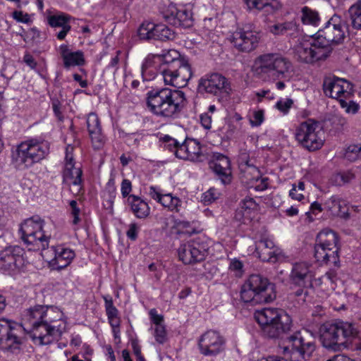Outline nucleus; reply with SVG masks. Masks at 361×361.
<instances>
[{"instance_id":"obj_1","label":"nucleus","mask_w":361,"mask_h":361,"mask_svg":"<svg viewBox=\"0 0 361 361\" xmlns=\"http://www.w3.org/2000/svg\"><path fill=\"white\" fill-rule=\"evenodd\" d=\"M44 221L39 216L25 219L21 224L19 232L20 238L29 250H42L43 258L53 269L61 270L68 267L74 259L75 252L63 245L49 247V236L44 234Z\"/></svg>"},{"instance_id":"obj_2","label":"nucleus","mask_w":361,"mask_h":361,"mask_svg":"<svg viewBox=\"0 0 361 361\" xmlns=\"http://www.w3.org/2000/svg\"><path fill=\"white\" fill-rule=\"evenodd\" d=\"M24 325L30 327L33 340L42 345L56 341L66 329V319L62 311L53 306L35 305L22 314Z\"/></svg>"},{"instance_id":"obj_3","label":"nucleus","mask_w":361,"mask_h":361,"mask_svg":"<svg viewBox=\"0 0 361 361\" xmlns=\"http://www.w3.org/2000/svg\"><path fill=\"white\" fill-rule=\"evenodd\" d=\"M146 103L154 115L164 118H174L185 106L186 97L181 90L164 87L147 92Z\"/></svg>"},{"instance_id":"obj_4","label":"nucleus","mask_w":361,"mask_h":361,"mask_svg":"<svg viewBox=\"0 0 361 361\" xmlns=\"http://www.w3.org/2000/svg\"><path fill=\"white\" fill-rule=\"evenodd\" d=\"M159 60V74L166 85L181 88L188 84L192 76L188 61L178 51L170 49L163 54H157Z\"/></svg>"},{"instance_id":"obj_5","label":"nucleus","mask_w":361,"mask_h":361,"mask_svg":"<svg viewBox=\"0 0 361 361\" xmlns=\"http://www.w3.org/2000/svg\"><path fill=\"white\" fill-rule=\"evenodd\" d=\"M320 339L324 348L337 352L347 348L358 335L355 325L341 320L324 323L320 327Z\"/></svg>"},{"instance_id":"obj_6","label":"nucleus","mask_w":361,"mask_h":361,"mask_svg":"<svg viewBox=\"0 0 361 361\" xmlns=\"http://www.w3.org/2000/svg\"><path fill=\"white\" fill-rule=\"evenodd\" d=\"M253 68L261 78L274 80L289 78L293 71L290 61L279 53L259 55L255 60Z\"/></svg>"},{"instance_id":"obj_7","label":"nucleus","mask_w":361,"mask_h":361,"mask_svg":"<svg viewBox=\"0 0 361 361\" xmlns=\"http://www.w3.org/2000/svg\"><path fill=\"white\" fill-rule=\"evenodd\" d=\"M240 299L252 305L269 303L276 298L274 285L259 274H252L240 288Z\"/></svg>"},{"instance_id":"obj_8","label":"nucleus","mask_w":361,"mask_h":361,"mask_svg":"<svg viewBox=\"0 0 361 361\" xmlns=\"http://www.w3.org/2000/svg\"><path fill=\"white\" fill-rule=\"evenodd\" d=\"M255 318L263 334L269 338H279L290 330L292 319L283 310L264 308L257 310Z\"/></svg>"},{"instance_id":"obj_9","label":"nucleus","mask_w":361,"mask_h":361,"mask_svg":"<svg viewBox=\"0 0 361 361\" xmlns=\"http://www.w3.org/2000/svg\"><path fill=\"white\" fill-rule=\"evenodd\" d=\"M49 153V144L46 141L29 139L19 144L13 152L12 160L19 169H27L44 159Z\"/></svg>"},{"instance_id":"obj_10","label":"nucleus","mask_w":361,"mask_h":361,"mask_svg":"<svg viewBox=\"0 0 361 361\" xmlns=\"http://www.w3.org/2000/svg\"><path fill=\"white\" fill-rule=\"evenodd\" d=\"M338 237L331 230L320 231L316 238L314 257L318 262L336 264L339 262Z\"/></svg>"},{"instance_id":"obj_11","label":"nucleus","mask_w":361,"mask_h":361,"mask_svg":"<svg viewBox=\"0 0 361 361\" xmlns=\"http://www.w3.org/2000/svg\"><path fill=\"white\" fill-rule=\"evenodd\" d=\"M323 135L318 122L312 119L302 122L295 131V138L298 144L310 152L322 148L324 142Z\"/></svg>"},{"instance_id":"obj_12","label":"nucleus","mask_w":361,"mask_h":361,"mask_svg":"<svg viewBox=\"0 0 361 361\" xmlns=\"http://www.w3.org/2000/svg\"><path fill=\"white\" fill-rule=\"evenodd\" d=\"M282 353L286 359L302 361L309 359L315 350L313 341L305 338L300 331L287 337Z\"/></svg>"},{"instance_id":"obj_13","label":"nucleus","mask_w":361,"mask_h":361,"mask_svg":"<svg viewBox=\"0 0 361 361\" xmlns=\"http://www.w3.org/2000/svg\"><path fill=\"white\" fill-rule=\"evenodd\" d=\"M346 26L345 22L338 16H333L326 23L324 28L319 30L317 37H320V43L324 45L329 54L331 51V44L343 43L345 37Z\"/></svg>"},{"instance_id":"obj_14","label":"nucleus","mask_w":361,"mask_h":361,"mask_svg":"<svg viewBox=\"0 0 361 361\" xmlns=\"http://www.w3.org/2000/svg\"><path fill=\"white\" fill-rule=\"evenodd\" d=\"M209 246L206 240L197 237L182 243L178 249L179 259L185 264H193L204 260Z\"/></svg>"},{"instance_id":"obj_15","label":"nucleus","mask_w":361,"mask_h":361,"mask_svg":"<svg viewBox=\"0 0 361 361\" xmlns=\"http://www.w3.org/2000/svg\"><path fill=\"white\" fill-rule=\"evenodd\" d=\"M324 47L320 43V37H310L295 46V55L298 60L307 63L324 60L329 56Z\"/></svg>"},{"instance_id":"obj_16","label":"nucleus","mask_w":361,"mask_h":361,"mask_svg":"<svg viewBox=\"0 0 361 361\" xmlns=\"http://www.w3.org/2000/svg\"><path fill=\"white\" fill-rule=\"evenodd\" d=\"M25 251L18 245L8 246L0 251V270L6 274L18 272L25 264Z\"/></svg>"},{"instance_id":"obj_17","label":"nucleus","mask_w":361,"mask_h":361,"mask_svg":"<svg viewBox=\"0 0 361 361\" xmlns=\"http://www.w3.org/2000/svg\"><path fill=\"white\" fill-rule=\"evenodd\" d=\"M226 340L218 331L209 329L197 340L200 353L204 356L215 357L225 350Z\"/></svg>"},{"instance_id":"obj_18","label":"nucleus","mask_w":361,"mask_h":361,"mask_svg":"<svg viewBox=\"0 0 361 361\" xmlns=\"http://www.w3.org/2000/svg\"><path fill=\"white\" fill-rule=\"evenodd\" d=\"M73 149L74 147L71 145H68L66 148L63 179L64 183L73 185V190L76 193H79L82 189V171L80 166H75L73 155Z\"/></svg>"},{"instance_id":"obj_19","label":"nucleus","mask_w":361,"mask_h":361,"mask_svg":"<svg viewBox=\"0 0 361 361\" xmlns=\"http://www.w3.org/2000/svg\"><path fill=\"white\" fill-rule=\"evenodd\" d=\"M353 87V85L349 81L335 75L325 77L322 85L324 94L338 102L340 99L350 97Z\"/></svg>"},{"instance_id":"obj_20","label":"nucleus","mask_w":361,"mask_h":361,"mask_svg":"<svg viewBox=\"0 0 361 361\" xmlns=\"http://www.w3.org/2000/svg\"><path fill=\"white\" fill-rule=\"evenodd\" d=\"M20 331L21 326H11L7 321H0V348L13 353L18 352L23 343L18 334Z\"/></svg>"},{"instance_id":"obj_21","label":"nucleus","mask_w":361,"mask_h":361,"mask_svg":"<svg viewBox=\"0 0 361 361\" xmlns=\"http://www.w3.org/2000/svg\"><path fill=\"white\" fill-rule=\"evenodd\" d=\"M198 89L214 95L229 94L231 91L228 79L220 73H212L202 78L199 81Z\"/></svg>"},{"instance_id":"obj_22","label":"nucleus","mask_w":361,"mask_h":361,"mask_svg":"<svg viewBox=\"0 0 361 361\" xmlns=\"http://www.w3.org/2000/svg\"><path fill=\"white\" fill-rule=\"evenodd\" d=\"M314 273L312 264L307 262L293 264L289 280L291 284L298 287L312 288Z\"/></svg>"},{"instance_id":"obj_23","label":"nucleus","mask_w":361,"mask_h":361,"mask_svg":"<svg viewBox=\"0 0 361 361\" xmlns=\"http://www.w3.org/2000/svg\"><path fill=\"white\" fill-rule=\"evenodd\" d=\"M259 39V32L243 28L233 33L231 43L240 51L250 52L257 48Z\"/></svg>"},{"instance_id":"obj_24","label":"nucleus","mask_w":361,"mask_h":361,"mask_svg":"<svg viewBox=\"0 0 361 361\" xmlns=\"http://www.w3.org/2000/svg\"><path fill=\"white\" fill-rule=\"evenodd\" d=\"M255 252L264 262L276 263L285 257L282 250L275 246L274 243L269 238H262L257 241Z\"/></svg>"},{"instance_id":"obj_25","label":"nucleus","mask_w":361,"mask_h":361,"mask_svg":"<svg viewBox=\"0 0 361 361\" xmlns=\"http://www.w3.org/2000/svg\"><path fill=\"white\" fill-rule=\"evenodd\" d=\"M163 14L164 18L174 25L187 27L192 25V12L183 6L178 8L175 4H169Z\"/></svg>"},{"instance_id":"obj_26","label":"nucleus","mask_w":361,"mask_h":361,"mask_svg":"<svg viewBox=\"0 0 361 361\" xmlns=\"http://www.w3.org/2000/svg\"><path fill=\"white\" fill-rule=\"evenodd\" d=\"M210 166L224 184L231 183V167L228 157L221 153L214 152Z\"/></svg>"},{"instance_id":"obj_27","label":"nucleus","mask_w":361,"mask_h":361,"mask_svg":"<svg viewBox=\"0 0 361 361\" xmlns=\"http://www.w3.org/2000/svg\"><path fill=\"white\" fill-rule=\"evenodd\" d=\"M202 157L200 142L195 139L186 138L176 151V157L180 159L197 161Z\"/></svg>"},{"instance_id":"obj_28","label":"nucleus","mask_w":361,"mask_h":361,"mask_svg":"<svg viewBox=\"0 0 361 361\" xmlns=\"http://www.w3.org/2000/svg\"><path fill=\"white\" fill-rule=\"evenodd\" d=\"M149 195L163 207L168 208L169 210L179 212L181 200L178 197L173 196L171 193L162 194L159 188L150 186L149 188Z\"/></svg>"},{"instance_id":"obj_29","label":"nucleus","mask_w":361,"mask_h":361,"mask_svg":"<svg viewBox=\"0 0 361 361\" xmlns=\"http://www.w3.org/2000/svg\"><path fill=\"white\" fill-rule=\"evenodd\" d=\"M159 60L157 54H149L144 59L141 73L145 80H152L159 74Z\"/></svg>"},{"instance_id":"obj_30","label":"nucleus","mask_w":361,"mask_h":361,"mask_svg":"<svg viewBox=\"0 0 361 361\" xmlns=\"http://www.w3.org/2000/svg\"><path fill=\"white\" fill-rule=\"evenodd\" d=\"M59 49L66 68L84 64L85 57L82 51H71L66 44L61 45Z\"/></svg>"},{"instance_id":"obj_31","label":"nucleus","mask_w":361,"mask_h":361,"mask_svg":"<svg viewBox=\"0 0 361 361\" xmlns=\"http://www.w3.org/2000/svg\"><path fill=\"white\" fill-rule=\"evenodd\" d=\"M70 16L66 14L53 15L48 18L49 25L54 28L61 27V30L56 34L57 39H63L71 30L69 24Z\"/></svg>"},{"instance_id":"obj_32","label":"nucleus","mask_w":361,"mask_h":361,"mask_svg":"<svg viewBox=\"0 0 361 361\" xmlns=\"http://www.w3.org/2000/svg\"><path fill=\"white\" fill-rule=\"evenodd\" d=\"M127 202L137 218L145 219L149 215L150 208L148 204L140 197L131 195L128 198Z\"/></svg>"},{"instance_id":"obj_33","label":"nucleus","mask_w":361,"mask_h":361,"mask_svg":"<svg viewBox=\"0 0 361 361\" xmlns=\"http://www.w3.org/2000/svg\"><path fill=\"white\" fill-rule=\"evenodd\" d=\"M268 31L275 36L293 37L298 32V25L293 21L276 23L268 25Z\"/></svg>"},{"instance_id":"obj_34","label":"nucleus","mask_w":361,"mask_h":361,"mask_svg":"<svg viewBox=\"0 0 361 361\" xmlns=\"http://www.w3.org/2000/svg\"><path fill=\"white\" fill-rule=\"evenodd\" d=\"M350 26L353 30H361V0L357 1L348 9Z\"/></svg>"},{"instance_id":"obj_35","label":"nucleus","mask_w":361,"mask_h":361,"mask_svg":"<svg viewBox=\"0 0 361 361\" xmlns=\"http://www.w3.org/2000/svg\"><path fill=\"white\" fill-rule=\"evenodd\" d=\"M300 18L303 24L312 26H317L320 21L318 12L307 6L302 8Z\"/></svg>"},{"instance_id":"obj_36","label":"nucleus","mask_w":361,"mask_h":361,"mask_svg":"<svg viewBox=\"0 0 361 361\" xmlns=\"http://www.w3.org/2000/svg\"><path fill=\"white\" fill-rule=\"evenodd\" d=\"M274 1L275 0H245V2L250 10H262L267 8V11L269 12L278 8L277 6L273 4Z\"/></svg>"},{"instance_id":"obj_37","label":"nucleus","mask_w":361,"mask_h":361,"mask_svg":"<svg viewBox=\"0 0 361 361\" xmlns=\"http://www.w3.org/2000/svg\"><path fill=\"white\" fill-rule=\"evenodd\" d=\"M157 24L151 22L143 23L138 29V36L141 39H155Z\"/></svg>"},{"instance_id":"obj_38","label":"nucleus","mask_w":361,"mask_h":361,"mask_svg":"<svg viewBox=\"0 0 361 361\" xmlns=\"http://www.w3.org/2000/svg\"><path fill=\"white\" fill-rule=\"evenodd\" d=\"M154 33L157 40L166 41L175 37V32L164 24H157Z\"/></svg>"},{"instance_id":"obj_39","label":"nucleus","mask_w":361,"mask_h":361,"mask_svg":"<svg viewBox=\"0 0 361 361\" xmlns=\"http://www.w3.org/2000/svg\"><path fill=\"white\" fill-rule=\"evenodd\" d=\"M163 147L166 150L172 152L176 157V151L179 150L180 143L175 138L166 135L161 138Z\"/></svg>"},{"instance_id":"obj_40","label":"nucleus","mask_w":361,"mask_h":361,"mask_svg":"<svg viewBox=\"0 0 361 361\" xmlns=\"http://www.w3.org/2000/svg\"><path fill=\"white\" fill-rule=\"evenodd\" d=\"M92 141V147L94 149H102L106 142L104 135L102 132V129L97 130H92L89 133Z\"/></svg>"},{"instance_id":"obj_41","label":"nucleus","mask_w":361,"mask_h":361,"mask_svg":"<svg viewBox=\"0 0 361 361\" xmlns=\"http://www.w3.org/2000/svg\"><path fill=\"white\" fill-rule=\"evenodd\" d=\"M254 218V215H252V214H250L249 212H246L244 209L239 207L234 215V219L242 224H246L250 223L252 219Z\"/></svg>"},{"instance_id":"obj_42","label":"nucleus","mask_w":361,"mask_h":361,"mask_svg":"<svg viewBox=\"0 0 361 361\" xmlns=\"http://www.w3.org/2000/svg\"><path fill=\"white\" fill-rule=\"evenodd\" d=\"M175 227L178 233L191 235L195 232V228L192 227L190 223L188 221L176 220L175 221Z\"/></svg>"},{"instance_id":"obj_43","label":"nucleus","mask_w":361,"mask_h":361,"mask_svg":"<svg viewBox=\"0 0 361 361\" xmlns=\"http://www.w3.org/2000/svg\"><path fill=\"white\" fill-rule=\"evenodd\" d=\"M153 331V335L158 343L164 344L167 341V333L164 325L154 326Z\"/></svg>"},{"instance_id":"obj_44","label":"nucleus","mask_w":361,"mask_h":361,"mask_svg":"<svg viewBox=\"0 0 361 361\" xmlns=\"http://www.w3.org/2000/svg\"><path fill=\"white\" fill-rule=\"evenodd\" d=\"M340 198L336 196H332L326 200L324 207V209L330 212L333 215L339 211Z\"/></svg>"},{"instance_id":"obj_45","label":"nucleus","mask_w":361,"mask_h":361,"mask_svg":"<svg viewBox=\"0 0 361 361\" xmlns=\"http://www.w3.org/2000/svg\"><path fill=\"white\" fill-rule=\"evenodd\" d=\"M87 126L88 132L102 129L98 116L94 113H90L87 118Z\"/></svg>"},{"instance_id":"obj_46","label":"nucleus","mask_w":361,"mask_h":361,"mask_svg":"<svg viewBox=\"0 0 361 361\" xmlns=\"http://www.w3.org/2000/svg\"><path fill=\"white\" fill-rule=\"evenodd\" d=\"M240 207L250 214H252V215L255 216V212L257 209V204L253 198L245 197L241 201Z\"/></svg>"},{"instance_id":"obj_47","label":"nucleus","mask_w":361,"mask_h":361,"mask_svg":"<svg viewBox=\"0 0 361 361\" xmlns=\"http://www.w3.org/2000/svg\"><path fill=\"white\" fill-rule=\"evenodd\" d=\"M347 98L340 99V105L342 108L345 109V112L348 114H356L359 109L360 106L357 103L350 101L349 102H346Z\"/></svg>"},{"instance_id":"obj_48","label":"nucleus","mask_w":361,"mask_h":361,"mask_svg":"<svg viewBox=\"0 0 361 361\" xmlns=\"http://www.w3.org/2000/svg\"><path fill=\"white\" fill-rule=\"evenodd\" d=\"M293 104V100L292 99H286L279 100L275 107L283 114H287L289 112L290 109Z\"/></svg>"},{"instance_id":"obj_49","label":"nucleus","mask_w":361,"mask_h":361,"mask_svg":"<svg viewBox=\"0 0 361 361\" xmlns=\"http://www.w3.org/2000/svg\"><path fill=\"white\" fill-rule=\"evenodd\" d=\"M264 112L262 109L255 110L252 112V116L250 119V123L252 126H259L264 121Z\"/></svg>"},{"instance_id":"obj_50","label":"nucleus","mask_w":361,"mask_h":361,"mask_svg":"<svg viewBox=\"0 0 361 361\" xmlns=\"http://www.w3.org/2000/svg\"><path fill=\"white\" fill-rule=\"evenodd\" d=\"M354 178V175L350 172L337 173L334 176L336 185H341L349 183Z\"/></svg>"},{"instance_id":"obj_51","label":"nucleus","mask_w":361,"mask_h":361,"mask_svg":"<svg viewBox=\"0 0 361 361\" xmlns=\"http://www.w3.org/2000/svg\"><path fill=\"white\" fill-rule=\"evenodd\" d=\"M229 270L233 271L236 276H241L243 272V264L241 261L233 259L231 261Z\"/></svg>"},{"instance_id":"obj_52","label":"nucleus","mask_w":361,"mask_h":361,"mask_svg":"<svg viewBox=\"0 0 361 361\" xmlns=\"http://www.w3.org/2000/svg\"><path fill=\"white\" fill-rule=\"evenodd\" d=\"M219 192L214 188H210L202 195V201L204 203L209 204L218 199Z\"/></svg>"},{"instance_id":"obj_53","label":"nucleus","mask_w":361,"mask_h":361,"mask_svg":"<svg viewBox=\"0 0 361 361\" xmlns=\"http://www.w3.org/2000/svg\"><path fill=\"white\" fill-rule=\"evenodd\" d=\"M361 155V147L357 145H350L348 147L345 157L350 160H355Z\"/></svg>"},{"instance_id":"obj_54","label":"nucleus","mask_w":361,"mask_h":361,"mask_svg":"<svg viewBox=\"0 0 361 361\" xmlns=\"http://www.w3.org/2000/svg\"><path fill=\"white\" fill-rule=\"evenodd\" d=\"M102 298L104 300V307L106 314L118 312V309L114 305L113 298L111 295H104Z\"/></svg>"},{"instance_id":"obj_55","label":"nucleus","mask_w":361,"mask_h":361,"mask_svg":"<svg viewBox=\"0 0 361 361\" xmlns=\"http://www.w3.org/2000/svg\"><path fill=\"white\" fill-rule=\"evenodd\" d=\"M71 207V214L73 217V224L76 225L80 222L79 214L80 212V208L78 207V202L76 200H71L69 203Z\"/></svg>"},{"instance_id":"obj_56","label":"nucleus","mask_w":361,"mask_h":361,"mask_svg":"<svg viewBox=\"0 0 361 361\" xmlns=\"http://www.w3.org/2000/svg\"><path fill=\"white\" fill-rule=\"evenodd\" d=\"M13 18L19 23H29L31 20L29 14L24 13L21 11H15L12 13Z\"/></svg>"},{"instance_id":"obj_57","label":"nucleus","mask_w":361,"mask_h":361,"mask_svg":"<svg viewBox=\"0 0 361 361\" xmlns=\"http://www.w3.org/2000/svg\"><path fill=\"white\" fill-rule=\"evenodd\" d=\"M132 191V183L128 179H123L121 185V192L122 197L126 198L130 195V193Z\"/></svg>"},{"instance_id":"obj_58","label":"nucleus","mask_w":361,"mask_h":361,"mask_svg":"<svg viewBox=\"0 0 361 361\" xmlns=\"http://www.w3.org/2000/svg\"><path fill=\"white\" fill-rule=\"evenodd\" d=\"M139 231V226L135 223H132L129 225V228L126 232V235L130 240L135 241L137 238Z\"/></svg>"},{"instance_id":"obj_59","label":"nucleus","mask_w":361,"mask_h":361,"mask_svg":"<svg viewBox=\"0 0 361 361\" xmlns=\"http://www.w3.org/2000/svg\"><path fill=\"white\" fill-rule=\"evenodd\" d=\"M109 323L111 328L120 327L121 319L118 316V312H114L106 314Z\"/></svg>"},{"instance_id":"obj_60","label":"nucleus","mask_w":361,"mask_h":361,"mask_svg":"<svg viewBox=\"0 0 361 361\" xmlns=\"http://www.w3.org/2000/svg\"><path fill=\"white\" fill-rule=\"evenodd\" d=\"M151 320L153 322L154 326H157L159 325H164V317L161 314H158L157 311L153 309L149 312Z\"/></svg>"},{"instance_id":"obj_61","label":"nucleus","mask_w":361,"mask_h":361,"mask_svg":"<svg viewBox=\"0 0 361 361\" xmlns=\"http://www.w3.org/2000/svg\"><path fill=\"white\" fill-rule=\"evenodd\" d=\"M346 204L345 201L341 200L340 199V203H339V211L338 213H335L334 215L338 216L343 219H348L350 216V214L348 212V209L345 208Z\"/></svg>"},{"instance_id":"obj_62","label":"nucleus","mask_w":361,"mask_h":361,"mask_svg":"<svg viewBox=\"0 0 361 361\" xmlns=\"http://www.w3.org/2000/svg\"><path fill=\"white\" fill-rule=\"evenodd\" d=\"M212 116L208 113H204L200 115V123L205 129L212 128Z\"/></svg>"},{"instance_id":"obj_63","label":"nucleus","mask_w":361,"mask_h":361,"mask_svg":"<svg viewBox=\"0 0 361 361\" xmlns=\"http://www.w3.org/2000/svg\"><path fill=\"white\" fill-rule=\"evenodd\" d=\"M23 61L31 69L34 70L37 67V62H36V61L35 60L34 57L31 54H30L29 53H27V54H25L24 55Z\"/></svg>"},{"instance_id":"obj_64","label":"nucleus","mask_w":361,"mask_h":361,"mask_svg":"<svg viewBox=\"0 0 361 361\" xmlns=\"http://www.w3.org/2000/svg\"><path fill=\"white\" fill-rule=\"evenodd\" d=\"M52 108L55 116L58 118L59 120L61 121L63 119V115L61 111L60 102L58 100L53 101Z\"/></svg>"}]
</instances>
